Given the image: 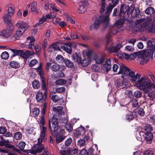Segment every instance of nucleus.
Listing matches in <instances>:
<instances>
[{
	"mask_svg": "<svg viewBox=\"0 0 155 155\" xmlns=\"http://www.w3.org/2000/svg\"><path fill=\"white\" fill-rule=\"evenodd\" d=\"M86 10V8L84 5H80L78 11V12L79 14L84 13L85 12Z\"/></svg>",
	"mask_w": 155,
	"mask_h": 155,
	"instance_id": "obj_45",
	"label": "nucleus"
},
{
	"mask_svg": "<svg viewBox=\"0 0 155 155\" xmlns=\"http://www.w3.org/2000/svg\"><path fill=\"white\" fill-rule=\"evenodd\" d=\"M12 15L9 14V13H7L3 16V18L4 21L7 22H10L11 21V17Z\"/></svg>",
	"mask_w": 155,
	"mask_h": 155,
	"instance_id": "obj_32",
	"label": "nucleus"
},
{
	"mask_svg": "<svg viewBox=\"0 0 155 155\" xmlns=\"http://www.w3.org/2000/svg\"><path fill=\"white\" fill-rule=\"evenodd\" d=\"M63 109V107L61 106L54 107L53 108V110L57 112L61 111Z\"/></svg>",
	"mask_w": 155,
	"mask_h": 155,
	"instance_id": "obj_48",
	"label": "nucleus"
},
{
	"mask_svg": "<svg viewBox=\"0 0 155 155\" xmlns=\"http://www.w3.org/2000/svg\"><path fill=\"white\" fill-rule=\"evenodd\" d=\"M16 25L18 29L23 30L25 31L28 28V25L22 21H18L16 23Z\"/></svg>",
	"mask_w": 155,
	"mask_h": 155,
	"instance_id": "obj_10",
	"label": "nucleus"
},
{
	"mask_svg": "<svg viewBox=\"0 0 155 155\" xmlns=\"http://www.w3.org/2000/svg\"><path fill=\"white\" fill-rule=\"evenodd\" d=\"M26 145V143L23 141L19 142L18 144V147L21 150H23Z\"/></svg>",
	"mask_w": 155,
	"mask_h": 155,
	"instance_id": "obj_51",
	"label": "nucleus"
},
{
	"mask_svg": "<svg viewBox=\"0 0 155 155\" xmlns=\"http://www.w3.org/2000/svg\"><path fill=\"white\" fill-rule=\"evenodd\" d=\"M35 41V39L34 38L31 36H28L27 38L26 42H25L26 45H27V44H28V48L29 49H32L34 48H35L36 52L38 53L40 51V48L38 46L37 48L35 47L34 45V42Z\"/></svg>",
	"mask_w": 155,
	"mask_h": 155,
	"instance_id": "obj_7",
	"label": "nucleus"
},
{
	"mask_svg": "<svg viewBox=\"0 0 155 155\" xmlns=\"http://www.w3.org/2000/svg\"><path fill=\"white\" fill-rule=\"evenodd\" d=\"M130 8L129 5L127 4L121 5L119 16H122V17H124V15L125 13L126 12H127H127Z\"/></svg>",
	"mask_w": 155,
	"mask_h": 155,
	"instance_id": "obj_9",
	"label": "nucleus"
},
{
	"mask_svg": "<svg viewBox=\"0 0 155 155\" xmlns=\"http://www.w3.org/2000/svg\"><path fill=\"white\" fill-rule=\"evenodd\" d=\"M46 97L45 94H43L41 92H38L36 95V99L38 102L45 101Z\"/></svg>",
	"mask_w": 155,
	"mask_h": 155,
	"instance_id": "obj_15",
	"label": "nucleus"
},
{
	"mask_svg": "<svg viewBox=\"0 0 155 155\" xmlns=\"http://www.w3.org/2000/svg\"><path fill=\"white\" fill-rule=\"evenodd\" d=\"M38 143L34 145L31 152V153L34 154L41 152L45 149L44 146L41 144V140L38 138Z\"/></svg>",
	"mask_w": 155,
	"mask_h": 155,
	"instance_id": "obj_5",
	"label": "nucleus"
},
{
	"mask_svg": "<svg viewBox=\"0 0 155 155\" xmlns=\"http://www.w3.org/2000/svg\"><path fill=\"white\" fill-rule=\"evenodd\" d=\"M46 129L45 127L43 126L42 128L41 129V134L40 135V140H41V142H42V140L43 139L45 136V132H46Z\"/></svg>",
	"mask_w": 155,
	"mask_h": 155,
	"instance_id": "obj_27",
	"label": "nucleus"
},
{
	"mask_svg": "<svg viewBox=\"0 0 155 155\" xmlns=\"http://www.w3.org/2000/svg\"><path fill=\"white\" fill-rule=\"evenodd\" d=\"M138 130H139L138 131V133L140 136V137H139V138L140 139H141L142 137H144L145 134H146V133H145L144 132V131L142 129H141V131H140V129L139 128V129Z\"/></svg>",
	"mask_w": 155,
	"mask_h": 155,
	"instance_id": "obj_57",
	"label": "nucleus"
},
{
	"mask_svg": "<svg viewBox=\"0 0 155 155\" xmlns=\"http://www.w3.org/2000/svg\"><path fill=\"white\" fill-rule=\"evenodd\" d=\"M51 99L54 102H56L59 100L60 98L58 95H53L51 97Z\"/></svg>",
	"mask_w": 155,
	"mask_h": 155,
	"instance_id": "obj_59",
	"label": "nucleus"
},
{
	"mask_svg": "<svg viewBox=\"0 0 155 155\" xmlns=\"http://www.w3.org/2000/svg\"><path fill=\"white\" fill-rule=\"evenodd\" d=\"M111 61L110 59H108L105 62V64L103 65L102 68L103 69L105 70L106 71H109L111 68Z\"/></svg>",
	"mask_w": 155,
	"mask_h": 155,
	"instance_id": "obj_19",
	"label": "nucleus"
},
{
	"mask_svg": "<svg viewBox=\"0 0 155 155\" xmlns=\"http://www.w3.org/2000/svg\"><path fill=\"white\" fill-rule=\"evenodd\" d=\"M67 82V81L64 79H60L57 80L55 82L56 84L58 85H63L65 84Z\"/></svg>",
	"mask_w": 155,
	"mask_h": 155,
	"instance_id": "obj_40",
	"label": "nucleus"
},
{
	"mask_svg": "<svg viewBox=\"0 0 155 155\" xmlns=\"http://www.w3.org/2000/svg\"><path fill=\"white\" fill-rule=\"evenodd\" d=\"M115 5H114V4H113V5L110 4L109 5L108 9H107L106 13H107V15H109L110 14V13L111 12L112 9L114 7V6Z\"/></svg>",
	"mask_w": 155,
	"mask_h": 155,
	"instance_id": "obj_41",
	"label": "nucleus"
},
{
	"mask_svg": "<svg viewBox=\"0 0 155 155\" xmlns=\"http://www.w3.org/2000/svg\"><path fill=\"white\" fill-rule=\"evenodd\" d=\"M96 62L97 64H102L104 61V59L103 57H97L95 58Z\"/></svg>",
	"mask_w": 155,
	"mask_h": 155,
	"instance_id": "obj_39",
	"label": "nucleus"
},
{
	"mask_svg": "<svg viewBox=\"0 0 155 155\" xmlns=\"http://www.w3.org/2000/svg\"><path fill=\"white\" fill-rule=\"evenodd\" d=\"M106 0H101V10L99 12L100 13H102L105 10L106 8Z\"/></svg>",
	"mask_w": 155,
	"mask_h": 155,
	"instance_id": "obj_25",
	"label": "nucleus"
},
{
	"mask_svg": "<svg viewBox=\"0 0 155 155\" xmlns=\"http://www.w3.org/2000/svg\"><path fill=\"white\" fill-rule=\"evenodd\" d=\"M95 149L94 148L93 146L91 147L88 150L89 153L90 154L95 155L96 154V153H95Z\"/></svg>",
	"mask_w": 155,
	"mask_h": 155,
	"instance_id": "obj_61",
	"label": "nucleus"
},
{
	"mask_svg": "<svg viewBox=\"0 0 155 155\" xmlns=\"http://www.w3.org/2000/svg\"><path fill=\"white\" fill-rule=\"evenodd\" d=\"M10 151V150L6 148H0V152L2 153L8 154Z\"/></svg>",
	"mask_w": 155,
	"mask_h": 155,
	"instance_id": "obj_53",
	"label": "nucleus"
},
{
	"mask_svg": "<svg viewBox=\"0 0 155 155\" xmlns=\"http://www.w3.org/2000/svg\"><path fill=\"white\" fill-rule=\"evenodd\" d=\"M72 44L70 43L65 44L61 46V49L64 50L68 54H71L72 52L71 46Z\"/></svg>",
	"mask_w": 155,
	"mask_h": 155,
	"instance_id": "obj_12",
	"label": "nucleus"
},
{
	"mask_svg": "<svg viewBox=\"0 0 155 155\" xmlns=\"http://www.w3.org/2000/svg\"><path fill=\"white\" fill-rule=\"evenodd\" d=\"M54 130H52L49 131L51 132V134L55 137H57L59 134V131L61 130V127L57 125L52 126Z\"/></svg>",
	"mask_w": 155,
	"mask_h": 155,
	"instance_id": "obj_13",
	"label": "nucleus"
},
{
	"mask_svg": "<svg viewBox=\"0 0 155 155\" xmlns=\"http://www.w3.org/2000/svg\"><path fill=\"white\" fill-rule=\"evenodd\" d=\"M65 114V117H63L61 120V121L62 123L67 124L68 121V116L67 115V112L64 113V111H61L60 114L61 115H64Z\"/></svg>",
	"mask_w": 155,
	"mask_h": 155,
	"instance_id": "obj_22",
	"label": "nucleus"
},
{
	"mask_svg": "<svg viewBox=\"0 0 155 155\" xmlns=\"http://www.w3.org/2000/svg\"><path fill=\"white\" fill-rule=\"evenodd\" d=\"M65 135H60L56 138V142L58 143H59L62 141L65 138Z\"/></svg>",
	"mask_w": 155,
	"mask_h": 155,
	"instance_id": "obj_46",
	"label": "nucleus"
},
{
	"mask_svg": "<svg viewBox=\"0 0 155 155\" xmlns=\"http://www.w3.org/2000/svg\"><path fill=\"white\" fill-rule=\"evenodd\" d=\"M142 93L139 91H136L134 93V96L137 98H139L141 97Z\"/></svg>",
	"mask_w": 155,
	"mask_h": 155,
	"instance_id": "obj_58",
	"label": "nucleus"
},
{
	"mask_svg": "<svg viewBox=\"0 0 155 155\" xmlns=\"http://www.w3.org/2000/svg\"><path fill=\"white\" fill-rule=\"evenodd\" d=\"M153 137V134L151 132H147L145 134V139L148 143H151Z\"/></svg>",
	"mask_w": 155,
	"mask_h": 155,
	"instance_id": "obj_18",
	"label": "nucleus"
},
{
	"mask_svg": "<svg viewBox=\"0 0 155 155\" xmlns=\"http://www.w3.org/2000/svg\"><path fill=\"white\" fill-rule=\"evenodd\" d=\"M10 65L11 67L15 68H17L20 66L19 64L15 61H11Z\"/></svg>",
	"mask_w": 155,
	"mask_h": 155,
	"instance_id": "obj_38",
	"label": "nucleus"
},
{
	"mask_svg": "<svg viewBox=\"0 0 155 155\" xmlns=\"http://www.w3.org/2000/svg\"><path fill=\"white\" fill-rule=\"evenodd\" d=\"M33 87L35 89H38L40 86L39 82L38 81L34 80L32 83Z\"/></svg>",
	"mask_w": 155,
	"mask_h": 155,
	"instance_id": "obj_42",
	"label": "nucleus"
},
{
	"mask_svg": "<svg viewBox=\"0 0 155 155\" xmlns=\"http://www.w3.org/2000/svg\"><path fill=\"white\" fill-rule=\"evenodd\" d=\"M153 152L152 150H147L143 153V155H153Z\"/></svg>",
	"mask_w": 155,
	"mask_h": 155,
	"instance_id": "obj_64",
	"label": "nucleus"
},
{
	"mask_svg": "<svg viewBox=\"0 0 155 155\" xmlns=\"http://www.w3.org/2000/svg\"><path fill=\"white\" fill-rule=\"evenodd\" d=\"M37 3L36 2H33L31 6V10L32 12L37 13V10L36 8Z\"/></svg>",
	"mask_w": 155,
	"mask_h": 155,
	"instance_id": "obj_33",
	"label": "nucleus"
},
{
	"mask_svg": "<svg viewBox=\"0 0 155 155\" xmlns=\"http://www.w3.org/2000/svg\"><path fill=\"white\" fill-rule=\"evenodd\" d=\"M38 62V61L36 59H33L29 63V65L30 67L34 66Z\"/></svg>",
	"mask_w": 155,
	"mask_h": 155,
	"instance_id": "obj_62",
	"label": "nucleus"
},
{
	"mask_svg": "<svg viewBox=\"0 0 155 155\" xmlns=\"http://www.w3.org/2000/svg\"><path fill=\"white\" fill-rule=\"evenodd\" d=\"M71 57L75 62H77L78 64L81 63V58L79 54L77 53H74L73 54Z\"/></svg>",
	"mask_w": 155,
	"mask_h": 155,
	"instance_id": "obj_20",
	"label": "nucleus"
},
{
	"mask_svg": "<svg viewBox=\"0 0 155 155\" xmlns=\"http://www.w3.org/2000/svg\"><path fill=\"white\" fill-rule=\"evenodd\" d=\"M129 81H127L125 80L122 81L120 84V86L122 87H124L125 86L128 84Z\"/></svg>",
	"mask_w": 155,
	"mask_h": 155,
	"instance_id": "obj_55",
	"label": "nucleus"
},
{
	"mask_svg": "<svg viewBox=\"0 0 155 155\" xmlns=\"http://www.w3.org/2000/svg\"><path fill=\"white\" fill-rule=\"evenodd\" d=\"M131 14V16L133 18L136 17L137 15L138 14L136 12V10H134V7L133 5L130 6L129 10L127 12V15H129Z\"/></svg>",
	"mask_w": 155,
	"mask_h": 155,
	"instance_id": "obj_14",
	"label": "nucleus"
},
{
	"mask_svg": "<svg viewBox=\"0 0 155 155\" xmlns=\"http://www.w3.org/2000/svg\"><path fill=\"white\" fill-rule=\"evenodd\" d=\"M65 90L64 87H61L56 88V92L58 93H62L64 92Z\"/></svg>",
	"mask_w": 155,
	"mask_h": 155,
	"instance_id": "obj_54",
	"label": "nucleus"
},
{
	"mask_svg": "<svg viewBox=\"0 0 155 155\" xmlns=\"http://www.w3.org/2000/svg\"><path fill=\"white\" fill-rule=\"evenodd\" d=\"M145 12L147 15H150L154 13V10L153 8L149 7L146 9Z\"/></svg>",
	"mask_w": 155,
	"mask_h": 155,
	"instance_id": "obj_28",
	"label": "nucleus"
},
{
	"mask_svg": "<svg viewBox=\"0 0 155 155\" xmlns=\"http://www.w3.org/2000/svg\"><path fill=\"white\" fill-rule=\"evenodd\" d=\"M71 38V39H74L75 38H79L77 34L74 32H71L70 34Z\"/></svg>",
	"mask_w": 155,
	"mask_h": 155,
	"instance_id": "obj_56",
	"label": "nucleus"
},
{
	"mask_svg": "<svg viewBox=\"0 0 155 155\" xmlns=\"http://www.w3.org/2000/svg\"><path fill=\"white\" fill-rule=\"evenodd\" d=\"M129 103L134 108H137L139 106L138 102L136 99H132Z\"/></svg>",
	"mask_w": 155,
	"mask_h": 155,
	"instance_id": "obj_29",
	"label": "nucleus"
},
{
	"mask_svg": "<svg viewBox=\"0 0 155 155\" xmlns=\"http://www.w3.org/2000/svg\"><path fill=\"white\" fill-rule=\"evenodd\" d=\"M51 123H52V126L57 125L58 124V119L56 117L53 116L49 120V130H51Z\"/></svg>",
	"mask_w": 155,
	"mask_h": 155,
	"instance_id": "obj_17",
	"label": "nucleus"
},
{
	"mask_svg": "<svg viewBox=\"0 0 155 155\" xmlns=\"http://www.w3.org/2000/svg\"><path fill=\"white\" fill-rule=\"evenodd\" d=\"M72 141L71 138H68L65 142V145L67 146H70L72 142Z\"/></svg>",
	"mask_w": 155,
	"mask_h": 155,
	"instance_id": "obj_63",
	"label": "nucleus"
},
{
	"mask_svg": "<svg viewBox=\"0 0 155 155\" xmlns=\"http://www.w3.org/2000/svg\"><path fill=\"white\" fill-rule=\"evenodd\" d=\"M13 137L15 140H19L21 138L22 134L20 132H17L14 134Z\"/></svg>",
	"mask_w": 155,
	"mask_h": 155,
	"instance_id": "obj_36",
	"label": "nucleus"
},
{
	"mask_svg": "<svg viewBox=\"0 0 155 155\" xmlns=\"http://www.w3.org/2000/svg\"><path fill=\"white\" fill-rule=\"evenodd\" d=\"M151 51L150 49L146 50L143 52H134L129 55V59L133 60L137 57L138 58H141L140 63L143 64L146 63L149 60V56Z\"/></svg>",
	"mask_w": 155,
	"mask_h": 155,
	"instance_id": "obj_1",
	"label": "nucleus"
},
{
	"mask_svg": "<svg viewBox=\"0 0 155 155\" xmlns=\"http://www.w3.org/2000/svg\"><path fill=\"white\" fill-rule=\"evenodd\" d=\"M66 66L69 68H72L74 65L72 62L68 59H66L64 61Z\"/></svg>",
	"mask_w": 155,
	"mask_h": 155,
	"instance_id": "obj_35",
	"label": "nucleus"
},
{
	"mask_svg": "<svg viewBox=\"0 0 155 155\" xmlns=\"http://www.w3.org/2000/svg\"><path fill=\"white\" fill-rule=\"evenodd\" d=\"M39 109L38 108L35 107L33 109L31 114L32 116L35 117H37L39 114Z\"/></svg>",
	"mask_w": 155,
	"mask_h": 155,
	"instance_id": "obj_24",
	"label": "nucleus"
},
{
	"mask_svg": "<svg viewBox=\"0 0 155 155\" xmlns=\"http://www.w3.org/2000/svg\"><path fill=\"white\" fill-rule=\"evenodd\" d=\"M104 22L106 25H107L109 22V15H101L95 21L94 23L91 25L90 29L92 30L93 29H98L100 26V24Z\"/></svg>",
	"mask_w": 155,
	"mask_h": 155,
	"instance_id": "obj_4",
	"label": "nucleus"
},
{
	"mask_svg": "<svg viewBox=\"0 0 155 155\" xmlns=\"http://www.w3.org/2000/svg\"><path fill=\"white\" fill-rule=\"evenodd\" d=\"M121 17L119 20L115 23V25L110 27V30L107 35V44L109 42V39L110 37L116 34L119 30H121L122 28L121 26L123 25L124 22L125 18L124 17L119 16Z\"/></svg>",
	"mask_w": 155,
	"mask_h": 155,
	"instance_id": "obj_2",
	"label": "nucleus"
},
{
	"mask_svg": "<svg viewBox=\"0 0 155 155\" xmlns=\"http://www.w3.org/2000/svg\"><path fill=\"white\" fill-rule=\"evenodd\" d=\"M89 64V61L88 58H85L82 61L81 60V63L79 64H81L82 66L85 67L88 65Z\"/></svg>",
	"mask_w": 155,
	"mask_h": 155,
	"instance_id": "obj_30",
	"label": "nucleus"
},
{
	"mask_svg": "<svg viewBox=\"0 0 155 155\" xmlns=\"http://www.w3.org/2000/svg\"><path fill=\"white\" fill-rule=\"evenodd\" d=\"M85 144V140L83 139H80L78 141V145L80 147H81L82 146H84Z\"/></svg>",
	"mask_w": 155,
	"mask_h": 155,
	"instance_id": "obj_52",
	"label": "nucleus"
},
{
	"mask_svg": "<svg viewBox=\"0 0 155 155\" xmlns=\"http://www.w3.org/2000/svg\"><path fill=\"white\" fill-rule=\"evenodd\" d=\"M31 53L29 51H23L22 57L24 58H27L31 55Z\"/></svg>",
	"mask_w": 155,
	"mask_h": 155,
	"instance_id": "obj_31",
	"label": "nucleus"
},
{
	"mask_svg": "<svg viewBox=\"0 0 155 155\" xmlns=\"http://www.w3.org/2000/svg\"><path fill=\"white\" fill-rule=\"evenodd\" d=\"M137 111L139 114L141 116H143L144 115V112L143 109L142 108H139Z\"/></svg>",
	"mask_w": 155,
	"mask_h": 155,
	"instance_id": "obj_60",
	"label": "nucleus"
},
{
	"mask_svg": "<svg viewBox=\"0 0 155 155\" xmlns=\"http://www.w3.org/2000/svg\"><path fill=\"white\" fill-rule=\"evenodd\" d=\"M65 127L69 132L73 130V127L71 124L70 123L66 124L65 125Z\"/></svg>",
	"mask_w": 155,
	"mask_h": 155,
	"instance_id": "obj_47",
	"label": "nucleus"
},
{
	"mask_svg": "<svg viewBox=\"0 0 155 155\" xmlns=\"http://www.w3.org/2000/svg\"><path fill=\"white\" fill-rule=\"evenodd\" d=\"M47 20L45 16H43L39 19V21L36 25L35 26H37L39 25L43 24Z\"/></svg>",
	"mask_w": 155,
	"mask_h": 155,
	"instance_id": "obj_43",
	"label": "nucleus"
},
{
	"mask_svg": "<svg viewBox=\"0 0 155 155\" xmlns=\"http://www.w3.org/2000/svg\"><path fill=\"white\" fill-rule=\"evenodd\" d=\"M7 7V11L8 13H9V14L13 15L15 12V6L12 4H9L8 5Z\"/></svg>",
	"mask_w": 155,
	"mask_h": 155,
	"instance_id": "obj_21",
	"label": "nucleus"
},
{
	"mask_svg": "<svg viewBox=\"0 0 155 155\" xmlns=\"http://www.w3.org/2000/svg\"><path fill=\"white\" fill-rule=\"evenodd\" d=\"M61 68L60 65L57 64H54L51 66L50 68L52 71L56 72L58 71Z\"/></svg>",
	"mask_w": 155,
	"mask_h": 155,
	"instance_id": "obj_34",
	"label": "nucleus"
},
{
	"mask_svg": "<svg viewBox=\"0 0 155 155\" xmlns=\"http://www.w3.org/2000/svg\"><path fill=\"white\" fill-rule=\"evenodd\" d=\"M56 61L59 63H62L64 61V57L61 55H58L56 58Z\"/></svg>",
	"mask_w": 155,
	"mask_h": 155,
	"instance_id": "obj_37",
	"label": "nucleus"
},
{
	"mask_svg": "<svg viewBox=\"0 0 155 155\" xmlns=\"http://www.w3.org/2000/svg\"><path fill=\"white\" fill-rule=\"evenodd\" d=\"M11 51L14 53L15 56L16 55H19L22 57L23 51L19 50H15L14 49H11Z\"/></svg>",
	"mask_w": 155,
	"mask_h": 155,
	"instance_id": "obj_26",
	"label": "nucleus"
},
{
	"mask_svg": "<svg viewBox=\"0 0 155 155\" xmlns=\"http://www.w3.org/2000/svg\"><path fill=\"white\" fill-rule=\"evenodd\" d=\"M0 146H5L6 147L11 149L12 150H15L16 152L19 154L22 153L21 151L16 148L14 146L11 145L8 140H3L2 141H0Z\"/></svg>",
	"mask_w": 155,
	"mask_h": 155,
	"instance_id": "obj_8",
	"label": "nucleus"
},
{
	"mask_svg": "<svg viewBox=\"0 0 155 155\" xmlns=\"http://www.w3.org/2000/svg\"><path fill=\"white\" fill-rule=\"evenodd\" d=\"M9 56L8 53L6 51L3 52L1 55V58L4 59H7L9 57Z\"/></svg>",
	"mask_w": 155,
	"mask_h": 155,
	"instance_id": "obj_49",
	"label": "nucleus"
},
{
	"mask_svg": "<svg viewBox=\"0 0 155 155\" xmlns=\"http://www.w3.org/2000/svg\"><path fill=\"white\" fill-rule=\"evenodd\" d=\"M143 19H140L137 21V25H141V28L147 30L150 32L155 33V25L153 23L152 20L150 18L148 19L144 23L140 24L143 21Z\"/></svg>",
	"mask_w": 155,
	"mask_h": 155,
	"instance_id": "obj_3",
	"label": "nucleus"
},
{
	"mask_svg": "<svg viewBox=\"0 0 155 155\" xmlns=\"http://www.w3.org/2000/svg\"><path fill=\"white\" fill-rule=\"evenodd\" d=\"M143 130L146 131L147 132H150L153 130L152 127L150 125L146 124L142 127Z\"/></svg>",
	"mask_w": 155,
	"mask_h": 155,
	"instance_id": "obj_23",
	"label": "nucleus"
},
{
	"mask_svg": "<svg viewBox=\"0 0 155 155\" xmlns=\"http://www.w3.org/2000/svg\"><path fill=\"white\" fill-rule=\"evenodd\" d=\"M56 16L55 14L53 12H51L48 14L46 15L45 17L46 19H48L52 18Z\"/></svg>",
	"mask_w": 155,
	"mask_h": 155,
	"instance_id": "obj_50",
	"label": "nucleus"
},
{
	"mask_svg": "<svg viewBox=\"0 0 155 155\" xmlns=\"http://www.w3.org/2000/svg\"><path fill=\"white\" fill-rule=\"evenodd\" d=\"M110 37H110L109 39V41H110L107 44V35L106 36V39L107 40V41L106 45V50H107L110 53L117 52L119 51L120 47H121V45L120 44H118L115 47H112L109 48L108 49L107 48L108 46H111L112 45V42L110 39Z\"/></svg>",
	"mask_w": 155,
	"mask_h": 155,
	"instance_id": "obj_6",
	"label": "nucleus"
},
{
	"mask_svg": "<svg viewBox=\"0 0 155 155\" xmlns=\"http://www.w3.org/2000/svg\"><path fill=\"white\" fill-rule=\"evenodd\" d=\"M135 117L133 113L132 112H130L126 116V119L128 121L132 120Z\"/></svg>",
	"mask_w": 155,
	"mask_h": 155,
	"instance_id": "obj_44",
	"label": "nucleus"
},
{
	"mask_svg": "<svg viewBox=\"0 0 155 155\" xmlns=\"http://www.w3.org/2000/svg\"><path fill=\"white\" fill-rule=\"evenodd\" d=\"M85 132V128L83 127H81L76 129L74 132V136L77 138L81 136L84 134Z\"/></svg>",
	"mask_w": 155,
	"mask_h": 155,
	"instance_id": "obj_11",
	"label": "nucleus"
},
{
	"mask_svg": "<svg viewBox=\"0 0 155 155\" xmlns=\"http://www.w3.org/2000/svg\"><path fill=\"white\" fill-rule=\"evenodd\" d=\"M12 32L11 30L8 29L0 31V36L3 38H7L10 36Z\"/></svg>",
	"mask_w": 155,
	"mask_h": 155,
	"instance_id": "obj_16",
	"label": "nucleus"
}]
</instances>
